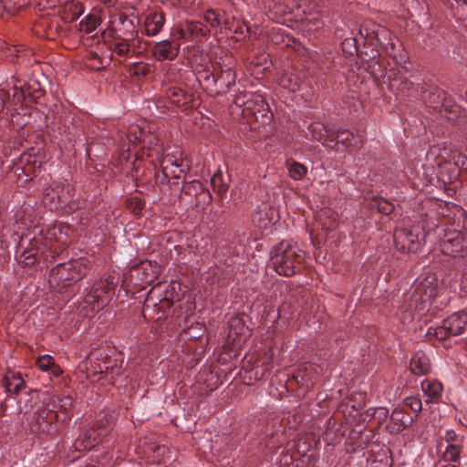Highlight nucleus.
<instances>
[{"label":"nucleus","mask_w":467,"mask_h":467,"mask_svg":"<svg viewBox=\"0 0 467 467\" xmlns=\"http://www.w3.org/2000/svg\"><path fill=\"white\" fill-rule=\"evenodd\" d=\"M438 279L433 274L420 275L410 290L403 294L399 310L402 322H410L415 317H422L431 311L432 307L439 308L443 304L440 300Z\"/></svg>","instance_id":"obj_1"},{"label":"nucleus","mask_w":467,"mask_h":467,"mask_svg":"<svg viewBox=\"0 0 467 467\" xmlns=\"http://www.w3.org/2000/svg\"><path fill=\"white\" fill-rule=\"evenodd\" d=\"M73 400L70 396L52 395L42 407L38 408L31 417V431L39 436L53 435L58 430V420L61 421L70 419Z\"/></svg>","instance_id":"obj_2"},{"label":"nucleus","mask_w":467,"mask_h":467,"mask_svg":"<svg viewBox=\"0 0 467 467\" xmlns=\"http://www.w3.org/2000/svg\"><path fill=\"white\" fill-rule=\"evenodd\" d=\"M24 240L20 244L23 250L17 254L16 258L25 266H32L36 262L43 260L46 263L53 262L60 252V246L56 239V230H43L29 239L26 246Z\"/></svg>","instance_id":"obj_3"},{"label":"nucleus","mask_w":467,"mask_h":467,"mask_svg":"<svg viewBox=\"0 0 467 467\" xmlns=\"http://www.w3.org/2000/svg\"><path fill=\"white\" fill-rule=\"evenodd\" d=\"M158 142L159 140L155 135L146 133L140 125H130L127 131L119 134L118 137L120 164L130 160L131 148L135 149L137 145H141L142 150L148 149V157L158 156L161 150L158 147Z\"/></svg>","instance_id":"obj_4"},{"label":"nucleus","mask_w":467,"mask_h":467,"mask_svg":"<svg viewBox=\"0 0 467 467\" xmlns=\"http://www.w3.org/2000/svg\"><path fill=\"white\" fill-rule=\"evenodd\" d=\"M304 257V252L296 244L282 241L272 250L270 261L276 273L290 276L300 271Z\"/></svg>","instance_id":"obj_5"},{"label":"nucleus","mask_w":467,"mask_h":467,"mask_svg":"<svg viewBox=\"0 0 467 467\" xmlns=\"http://www.w3.org/2000/svg\"><path fill=\"white\" fill-rule=\"evenodd\" d=\"M423 92V99L428 107L457 125L464 122L466 119L464 110L444 90L437 87H430Z\"/></svg>","instance_id":"obj_6"},{"label":"nucleus","mask_w":467,"mask_h":467,"mask_svg":"<svg viewBox=\"0 0 467 467\" xmlns=\"http://www.w3.org/2000/svg\"><path fill=\"white\" fill-rule=\"evenodd\" d=\"M114 421V413L101 412L97 415L92 426L89 429L84 430L75 441V449L77 451H86L94 448L102 437H105L111 431Z\"/></svg>","instance_id":"obj_7"},{"label":"nucleus","mask_w":467,"mask_h":467,"mask_svg":"<svg viewBox=\"0 0 467 467\" xmlns=\"http://www.w3.org/2000/svg\"><path fill=\"white\" fill-rule=\"evenodd\" d=\"M440 247L442 254L452 257L450 264L457 270H463L467 266L465 239L461 231H446Z\"/></svg>","instance_id":"obj_8"},{"label":"nucleus","mask_w":467,"mask_h":467,"mask_svg":"<svg viewBox=\"0 0 467 467\" xmlns=\"http://www.w3.org/2000/svg\"><path fill=\"white\" fill-rule=\"evenodd\" d=\"M118 283V279L113 275L99 279L86 296V303L93 305V308L106 306L110 302Z\"/></svg>","instance_id":"obj_9"},{"label":"nucleus","mask_w":467,"mask_h":467,"mask_svg":"<svg viewBox=\"0 0 467 467\" xmlns=\"http://www.w3.org/2000/svg\"><path fill=\"white\" fill-rule=\"evenodd\" d=\"M467 327V313L458 312L450 316L442 321V324L437 327H430L427 336L437 340H444L451 336L462 334Z\"/></svg>","instance_id":"obj_10"},{"label":"nucleus","mask_w":467,"mask_h":467,"mask_svg":"<svg viewBox=\"0 0 467 467\" xmlns=\"http://www.w3.org/2000/svg\"><path fill=\"white\" fill-rule=\"evenodd\" d=\"M393 237L401 252L416 253L425 241L426 231L422 226L413 225L410 229H397Z\"/></svg>","instance_id":"obj_11"},{"label":"nucleus","mask_w":467,"mask_h":467,"mask_svg":"<svg viewBox=\"0 0 467 467\" xmlns=\"http://www.w3.org/2000/svg\"><path fill=\"white\" fill-rule=\"evenodd\" d=\"M88 269V261L87 259L80 258L58 264L52 268L51 275L57 276L59 281H74L86 276Z\"/></svg>","instance_id":"obj_12"},{"label":"nucleus","mask_w":467,"mask_h":467,"mask_svg":"<svg viewBox=\"0 0 467 467\" xmlns=\"http://www.w3.org/2000/svg\"><path fill=\"white\" fill-rule=\"evenodd\" d=\"M237 106H244V110H251L254 118L263 122L271 120L272 112L269 110L268 104L258 96H254L251 93H245L243 97L239 96L234 99Z\"/></svg>","instance_id":"obj_13"},{"label":"nucleus","mask_w":467,"mask_h":467,"mask_svg":"<svg viewBox=\"0 0 467 467\" xmlns=\"http://www.w3.org/2000/svg\"><path fill=\"white\" fill-rule=\"evenodd\" d=\"M210 35V28L201 21L185 20L174 29L173 36L185 41H199Z\"/></svg>","instance_id":"obj_14"},{"label":"nucleus","mask_w":467,"mask_h":467,"mask_svg":"<svg viewBox=\"0 0 467 467\" xmlns=\"http://www.w3.org/2000/svg\"><path fill=\"white\" fill-rule=\"evenodd\" d=\"M264 8L270 20L285 24L291 21L294 15V1L292 0H264Z\"/></svg>","instance_id":"obj_15"},{"label":"nucleus","mask_w":467,"mask_h":467,"mask_svg":"<svg viewBox=\"0 0 467 467\" xmlns=\"http://www.w3.org/2000/svg\"><path fill=\"white\" fill-rule=\"evenodd\" d=\"M218 71L215 75L214 92L217 95L225 94L234 84L236 79V74L233 70V62H229L227 65L221 66L217 63Z\"/></svg>","instance_id":"obj_16"},{"label":"nucleus","mask_w":467,"mask_h":467,"mask_svg":"<svg viewBox=\"0 0 467 467\" xmlns=\"http://www.w3.org/2000/svg\"><path fill=\"white\" fill-rule=\"evenodd\" d=\"M159 273V267L157 264L154 265L150 262H142L140 265L133 266L130 271V278L132 281L134 275L139 283L135 285L144 286L145 285H150Z\"/></svg>","instance_id":"obj_17"},{"label":"nucleus","mask_w":467,"mask_h":467,"mask_svg":"<svg viewBox=\"0 0 467 467\" xmlns=\"http://www.w3.org/2000/svg\"><path fill=\"white\" fill-rule=\"evenodd\" d=\"M107 43L112 55L118 56L123 59H127L131 57L133 52L132 46L134 44L133 38L122 37L114 31L110 39H109Z\"/></svg>","instance_id":"obj_18"},{"label":"nucleus","mask_w":467,"mask_h":467,"mask_svg":"<svg viewBox=\"0 0 467 467\" xmlns=\"http://www.w3.org/2000/svg\"><path fill=\"white\" fill-rule=\"evenodd\" d=\"M203 20L206 22L208 27L213 28H224L232 30V23L227 13L223 9H207L202 15Z\"/></svg>","instance_id":"obj_19"},{"label":"nucleus","mask_w":467,"mask_h":467,"mask_svg":"<svg viewBox=\"0 0 467 467\" xmlns=\"http://www.w3.org/2000/svg\"><path fill=\"white\" fill-rule=\"evenodd\" d=\"M415 416L404 411L403 409L396 408L390 415V423L387 429L390 433H399L404 429L410 426L414 420Z\"/></svg>","instance_id":"obj_20"},{"label":"nucleus","mask_w":467,"mask_h":467,"mask_svg":"<svg viewBox=\"0 0 467 467\" xmlns=\"http://www.w3.org/2000/svg\"><path fill=\"white\" fill-rule=\"evenodd\" d=\"M404 67L390 69L387 73V80L391 90H398L402 93L408 92L413 87V83L408 79L404 74Z\"/></svg>","instance_id":"obj_21"},{"label":"nucleus","mask_w":467,"mask_h":467,"mask_svg":"<svg viewBox=\"0 0 467 467\" xmlns=\"http://www.w3.org/2000/svg\"><path fill=\"white\" fill-rule=\"evenodd\" d=\"M179 48L178 44L163 40L153 45L151 53L158 61L173 60L178 56Z\"/></svg>","instance_id":"obj_22"},{"label":"nucleus","mask_w":467,"mask_h":467,"mask_svg":"<svg viewBox=\"0 0 467 467\" xmlns=\"http://www.w3.org/2000/svg\"><path fill=\"white\" fill-rule=\"evenodd\" d=\"M165 22V16L162 11L154 10L146 15L144 27L147 36H156L162 28Z\"/></svg>","instance_id":"obj_23"},{"label":"nucleus","mask_w":467,"mask_h":467,"mask_svg":"<svg viewBox=\"0 0 467 467\" xmlns=\"http://www.w3.org/2000/svg\"><path fill=\"white\" fill-rule=\"evenodd\" d=\"M308 131L312 138L317 141H321L323 145L334 148L331 142H334V132L331 131L322 122H313L308 126Z\"/></svg>","instance_id":"obj_24"},{"label":"nucleus","mask_w":467,"mask_h":467,"mask_svg":"<svg viewBox=\"0 0 467 467\" xmlns=\"http://www.w3.org/2000/svg\"><path fill=\"white\" fill-rule=\"evenodd\" d=\"M59 12L65 23H73L84 13V7L81 3L70 0L61 5Z\"/></svg>","instance_id":"obj_25"},{"label":"nucleus","mask_w":467,"mask_h":467,"mask_svg":"<svg viewBox=\"0 0 467 467\" xmlns=\"http://www.w3.org/2000/svg\"><path fill=\"white\" fill-rule=\"evenodd\" d=\"M217 68V63L213 66H201L200 68L196 70V79L198 82L205 88H213L215 81V75Z\"/></svg>","instance_id":"obj_26"},{"label":"nucleus","mask_w":467,"mask_h":467,"mask_svg":"<svg viewBox=\"0 0 467 467\" xmlns=\"http://www.w3.org/2000/svg\"><path fill=\"white\" fill-rule=\"evenodd\" d=\"M31 86L14 87L13 101L15 104H23L26 100L36 102L43 96V89L38 88L36 93H31Z\"/></svg>","instance_id":"obj_27"},{"label":"nucleus","mask_w":467,"mask_h":467,"mask_svg":"<svg viewBox=\"0 0 467 467\" xmlns=\"http://www.w3.org/2000/svg\"><path fill=\"white\" fill-rule=\"evenodd\" d=\"M275 210L270 206L265 205L256 211L253 215V222L255 226L265 229L275 221Z\"/></svg>","instance_id":"obj_28"},{"label":"nucleus","mask_w":467,"mask_h":467,"mask_svg":"<svg viewBox=\"0 0 467 467\" xmlns=\"http://www.w3.org/2000/svg\"><path fill=\"white\" fill-rule=\"evenodd\" d=\"M410 368L418 376L427 374L431 368L429 358L421 351L416 352L410 359Z\"/></svg>","instance_id":"obj_29"},{"label":"nucleus","mask_w":467,"mask_h":467,"mask_svg":"<svg viewBox=\"0 0 467 467\" xmlns=\"http://www.w3.org/2000/svg\"><path fill=\"white\" fill-rule=\"evenodd\" d=\"M4 385L7 393L18 394L25 387L26 383L19 373L9 370L4 378Z\"/></svg>","instance_id":"obj_30"},{"label":"nucleus","mask_w":467,"mask_h":467,"mask_svg":"<svg viewBox=\"0 0 467 467\" xmlns=\"http://www.w3.org/2000/svg\"><path fill=\"white\" fill-rule=\"evenodd\" d=\"M147 458L153 463L164 462L170 453V450L165 445L150 443L144 449Z\"/></svg>","instance_id":"obj_31"},{"label":"nucleus","mask_w":467,"mask_h":467,"mask_svg":"<svg viewBox=\"0 0 467 467\" xmlns=\"http://www.w3.org/2000/svg\"><path fill=\"white\" fill-rule=\"evenodd\" d=\"M168 97L173 104L183 109L190 107L192 102V95L178 87L170 88Z\"/></svg>","instance_id":"obj_32"},{"label":"nucleus","mask_w":467,"mask_h":467,"mask_svg":"<svg viewBox=\"0 0 467 467\" xmlns=\"http://www.w3.org/2000/svg\"><path fill=\"white\" fill-rule=\"evenodd\" d=\"M421 389L429 398L430 402H437L442 393V385L435 379H424L421 382Z\"/></svg>","instance_id":"obj_33"},{"label":"nucleus","mask_w":467,"mask_h":467,"mask_svg":"<svg viewBox=\"0 0 467 467\" xmlns=\"http://www.w3.org/2000/svg\"><path fill=\"white\" fill-rule=\"evenodd\" d=\"M317 372V367L314 364L303 363L298 366L293 374V379L297 384H307L312 381L313 373Z\"/></svg>","instance_id":"obj_34"},{"label":"nucleus","mask_w":467,"mask_h":467,"mask_svg":"<svg viewBox=\"0 0 467 467\" xmlns=\"http://www.w3.org/2000/svg\"><path fill=\"white\" fill-rule=\"evenodd\" d=\"M464 444L465 443L446 445L444 451H440L441 460L446 462L459 463L460 457L465 448Z\"/></svg>","instance_id":"obj_35"},{"label":"nucleus","mask_w":467,"mask_h":467,"mask_svg":"<svg viewBox=\"0 0 467 467\" xmlns=\"http://www.w3.org/2000/svg\"><path fill=\"white\" fill-rule=\"evenodd\" d=\"M57 192V199L60 201L62 206L69 203L74 197L75 188L73 185L64 182H55L53 184Z\"/></svg>","instance_id":"obj_36"},{"label":"nucleus","mask_w":467,"mask_h":467,"mask_svg":"<svg viewBox=\"0 0 467 467\" xmlns=\"http://www.w3.org/2000/svg\"><path fill=\"white\" fill-rule=\"evenodd\" d=\"M358 35H359V38H358L357 36L354 37V38H347L345 39V41L343 42V46L344 47H347V46H352L354 47V49L358 52V45L359 43V41L361 39H365V40H368V41H371L373 40L374 38H376V32L374 29H370L368 27V25H364V26H361L360 29H359V32H358Z\"/></svg>","instance_id":"obj_37"},{"label":"nucleus","mask_w":467,"mask_h":467,"mask_svg":"<svg viewBox=\"0 0 467 467\" xmlns=\"http://www.w3.org/2000/svg\"><path fill=\"white\" fill-rule=\"evenodd\" d=\"M101 24V18L99 15V12L93 10L90 14L86 16L79 23L80 30L85 33H91L97 29V27Z\"/></svg>","instance_id":"obj_38"},{"label":"nucleus","mask_w":467,"mask_h":467,"mask_svg":"<svg viewBox=\"0 0 467 467\" xmlns=\"http://www.w3.org/2000/svg\"><path fill=\"white\" fill-rule=\"evenodd\" d=\"M443 442L448 444H457V443H465V440L463 436L456 433V431L452 429L446 430L444 434L441 436V441L437 444V450L441 451L443 447Z\"/></svg>","instance_id":"obj_39"},{"label":"nucleus","mask_w":467,"mask_h":467,"mask_svg":"<svg viewBox=\"0 0 467 467\" xmlns=\"http://www.w3.org/2000/svg\"><path fill=\"white\" fill-rule=\"evenodd\" d=\"M211 184L213 189V191L221 197L223 198L227 191H228V184L224 181L223 172L221 171H216L213 176L211 179Z\"/></svg>","instance_id":"obj_40"},{"label":"nucleus","mask_w":467,"mask_h":467,"mask_svg":"<svg viewBox=\"0 0 467 467\" xmlns=\"http://www.w3.org/2000/svg\"><path fill=\"white\" fill-rule=\"evenodd\" d=\"M369 206L372 208H376L380 213L385 215H389L394 211V204L382 198V197H374L370 202Z\"/></svg>","instance_id":"obj_41"},{"label":"nucleus","mask_w":467,"mask_h":467,"mask_svg":"<svg viewBox=\"0 0 467 467\" xmlns=\"http://www.w3.org/2000/svg\"><path fill=\"white\" fill-rule=\"evenodd\" d=\"M57 192L54 186L48 187L45 190L43 195V202L49 210H57L62 208L60 201L57 199Z\"/></svg>","instance_id":"obj_42"},{"label":"nucleus","mask_w":467,"mask_h":467,"mask_svg":"<svg viewBox=\"0 0 467 467\" xmlns=\"http://www.w3.org/2000/svg\"><path fill=\"white\" fill-rule=\"evenodd\" d=\"M285 166L288 170L289 176L296 181L304 178L307 171V169L305 165L294 161H287L285 162Z\"/></svg>","instance_id":"obj_43"},{"label":"nucleus","mask_w":467,"mask_h":467,"mask_svg":"<svg viewBox=\"0 0 467 467\" xmlns=\"http://www.w3.org/2000/svg\"><path fill=\"white\" fill-rule=\"evenodd\" d=\"M280 85L293 92L299 89L301 79L298 76L293 73L285 74L280 79Z\"/></svg>","instance_id":"obj_44"},{"label":"nucleus","mask_w":467,"mask_h":467,"mask_svg":"<svg viewBox=\"0 0 467 467\" xmlns=\"http://www.w3.org/2000/svg\"><path fill=\"white\" fill-rule=\"evenodd\" d=\"M366 415L373 418L377 421L378 425L381 426L386 422L389 417V410L383 407H379L377 409L370 408L366 411Z\"/></svg>","instance_id":"obj_45"},{"label":"nucleus","mask_w":467,"mask_h":467,"mask_svg":"<svg viewBox=\"0 0 467 467\" xmlns=\"http://www.w3.org/2000/svg\"><path fill=\"white\" fill-rule=\"evenodd\" d=\"M184 170L182 166H176L175 168L167 167L164 168V171H162V175L169 182H171L173 184H178L179 180L184 176Z\"/></svg>","instance_id":"obj_46"},{"label":"nucleus","mask_w":467,"mask_h":467,"mask_svg":"<svg viewBox=\"0 0 467 467\" xmlns=\"http://www.w3.org/2000/svg\"><path fill=\"white\" fill-rule=\"evenodd\" d=\"M129 72L131 76L144 78L150 72V67L144 62H136L130 67Z\"/></svg>","instance_id":"obj_47"},{"label":"nucleus","mask_w":467,"mask_h":467,"mask_svg":"<svg viewBox=\"0 0 467 467\" xmlns=\"http://www.w3.org/2000/svg\"><path fill=\"white\" fill-rule=\"evenodd\" d=\"M334 142H331V145H333L334 147L338 143L348 145V141L351 139H354V135L349 130H339L336 133L334 132Z\"/></svg>","instance_id":"obj_48"},{"label":"nucleus","mask_w":467,"mask_h":467,"mask_svg":"<svg viewBox=\"0 0 467 467\" xmlns=\"http://www.w3.org/2000/svg\"><path fill=\"white\" fill-rule=\"evenodd\" d=\"M55 359L50 355H42L36 358V364L38 368L42 371L48 372L51 367L54 365Z\"/></svg>","instance_id":"obj_49"},{"label":"nucleus","mask_w":467,"mask_h":467,"mask_svg":"<svg viewBox=\"0 0 467 467\" xmlns=\"http://www.w3.org/2000/svg\"><path fill=\"white\" fill-rule=\"evenodd\" d=\"M192 188L194 190V192L196 193L198 192H203V193H206L208 195V198H209V201L212 200V194L210 193V192L203 186V184L200 182V181H197V180H194L192 182H191L187 186H185L183 188V191L185 192V193H191V190Z\"/></svg>","instance_id":"obj_50"},{"label":"nucleus","mask_w":467,"mask_h":467,"mask_svg":"<svg viewBox=\"0 0 467 467\" xmlns=\"http://www.w3.org/2000/svg\"><path fill=\"white\" fill-rule=\"evenodd\" d=\"M182 161L181 158L176 157L175 155H166L161 161V171H164V168H175L176 166H182Z\"/></svg>","instance_id":"obj_51"},{"label":"nucleus","mask_w":467,"mask_h":467,"mask_svg":"<svg viewBox=\"0 0 467 467\" xmlns=\"http://www.w3.org/2000/svg\"><path fill=\"white\" fill-rule=\"evenodd\" d=\"M404 405L413 410L416 414L422 410L421 400L418 397L406 398Z\"/></svg>","instance_id":"obj_52"},{"label":"nucleus","mask_w":467,"mask_h":467,"mask_svg":"<svg viewBox=\"0 0 467 467\" xmlns=\"http://www.w3.org/2000/svg\"><path fill=\"white\" fill-rule=\"evenodd\" d=\"M319 224L323 231L330 232L336 227V217H333V219L330 220L328 223L327 222L320 221Z\"/></svg>","instance_id":"obj_53"},{"label":"nucleus","mask_w":467,"mask_h":467,"mask_svg":"<svg viewBox=\"0 0 467 467\" xmlns=\"http://www.w3.org/2000/svg\"><path fill=\"white\" fill-rule=\"evenodd\" d=\"M48 372L51 377L58 379L62 375L63 369L55 362Z\"/></svg>","instance_id":"obj_54"},{"label":"nucleus","mask_w":467,"mask_h":467,"mask_svg":"<svg viewBox=\"0 0 467 467\" xmlns=\"http://www.w3.org/2000/svg\"><path fill=\"white\" fill-rule=\"evenodd\" d=\"M464 268H466V266ZM460 271L462 272L460 278V287L462 291L467 293V272H465V269Z\"/></svg>","instance_id":"obj_55"},{"label":"nucleus","mask_w":467,"mask_h":467,"mask_svg":"<svg viewBox=\"0 0 467 467\" xmlns=\"http://www.w3.org/2000/svg\"><path fill=\"white\" fill-rule=\"evenodd\" d=\"M9 99V93L5 91H0V112H2L5 107L6 101Z\"/></svg>","instance_id":"obj_56"},{"label":"nucleus","mask_w":467,"mask_h":467,"mask_svg":"<svg viewBox=\"0 0 467 467\" xmlns=\"http://www.w3.org/2000/svg\"><path fill=\"white\" fill-rule=\"evenodd\" d=\"M26 86H31L30 91L31 93H36L37 89L40 88L38 83L34 81L33 83H28Z\"/></svg>","instance_id":"obj_57"},{"label":"nucleus","mask_w":467,"mask_h":467,"mask_svg":"<svg viewBox=\"0 0 467 467\" xmlns=\"http://www.w3.org/2000/svg\"><path fill=\"white\" fill-rule=\"evenodd\" d=\"M277 433V430L274 431V430H271L270 431L267 430H265V436H275V434Z\"/></svg>","instance_id":"obj_58"},{"label":"nucleus","mask_w":467,"mask_h":467,"mask_svg":"<svg viewBox=\"0 0 467 467\" xmlns=\"http://www.w3.org/2000/svg\"><path fill=\"white\" fill-rule=\"evenodd\" d=\"M449 464L447 465H444L442 467H459L458 465H456V463H451V462H448Z\"/></svg>","instance_id":"obj_59"},{"label":"nucleus","mask_w":467,"mask_h":467,"mask_svg":"<svg viewBox=\"0 0 467 467\" xmlns=\"http://www.w3.org/2000/svg\"><path fill=\"white\" fill-rule=\"evenodd\" d=\"M457 3H462V5L467 6V0H455Z\"/></svg>","instance_id":"obj_60"},{"label":"nucleus","mask_w":467,"mask_h":467,"mask_svg":"<svg viewBox=\"0 0 467 467\" xmlns=\"http://www.w3.org/2000/svg\"><path fill=\"white\" fill-rule=\"evenodd\" d=\"M128 281H129V276H128L127 275H125L122 285H125V284H126Z\"/></svg>","instance_id":"obj_61"},{"label":"nucleus","mask_w":467,"mask_h":467,"mask_svg":"<svg viewBox=\"0 0 467 467\" xmlns=\"http://www.w3.org/2000/svg\"><path fill=\"white\" fill-rule=\"evenodd\" d=\"M136 208H138V209H141V203H140V202H136Z\"/></svg>","instance_id":"obj_62"},{"label":"nucleus","mask_w":467,"mask_h":467,"mask_svg":"<svg viewBox=\"0 0 467 467\" xmlns=\"http://www.w3.org/2000/svg\"><path fill=\"white\" fill-rule=\"evenodd\" d=\"M328 213H330V212H329V211H324V212L322 213V215L328 216Z\"/></svg>","instance_id":"obj_63"},{"label":"nucleus","mask_w":467,"mask_h":467,"mask_svg":"<svg viewBox=\"0 0 467 467\" xmlns=\"http://www.w3.org/2000/svg\"><path fill=\"white\" fill-rule=\"evenodd\" d=\"M126 22H128L130 25H131V24H132V23H131V21H130V20H129V19H127V18H125V19L122 21V23H123V24H125Z\"/></svg>","instance_id":"obj_64"}]
</instances>
